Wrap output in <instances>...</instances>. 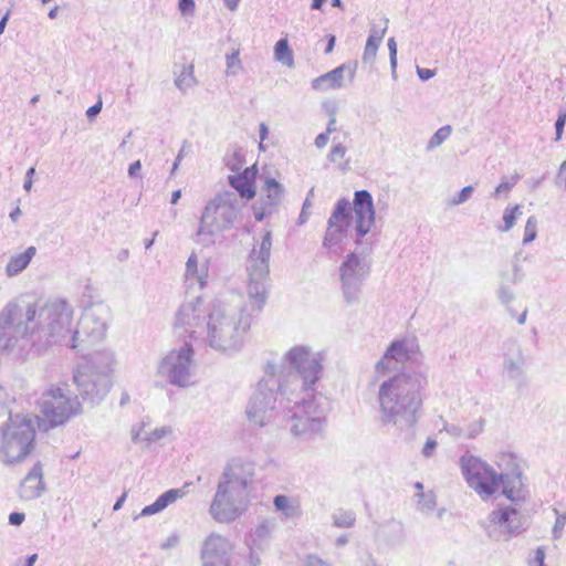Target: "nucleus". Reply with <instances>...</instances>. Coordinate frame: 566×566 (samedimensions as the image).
I'll use <instances>...</instances> for the list:
<instances>
[{
  "mask_svg": "<svg viewBox=\"0 0 566 566\" xmlns=\"http://www.w3.org/2000/svg\"><path fill=\"white\" fill-rule=\"evenodd\" d=\"M438 443L434 439L432 438H429L424 446H423V449H422V454L426 457V458H430L433 455L434 453V450L437 448Z\"/></svg>",
  "mask_w": 566,
  "mask_h": 566,
  "instance_id": "bf43d9fd",
  "label": "nucleus"
},
{
  "mask_svg": "<svg viewBox=\"0 0 566 566\" xmlns=\"http://www.w3.org/2000/svg\"><path fill=\"white\" fill-rule=\"evenodd\" d=\"M387 24H388V20L385 19L384 28H378L376 25H373L370 28V31H369L368 40L381 43L382 39H384L385 34H386V31H387Z\"/></svg>",
  "mask_w": 566,
  "mask_h": 566,
  "instance_id": "8fccbe9b",
  "label": "nucleus"
},
{
  "mask_svg": "<svg viewBox=\"0 0 566 566\" xmlns=\"http://www.w3.org/2000/svg\"><path fill=\"white\" fill-rule=\"evenodd\" d=\"M142 163L140 160H136L132 163L128 167V176L130 178L140 177Z\"/></svg>",
  "mask_w": 566,
  "mask_h": 566,
  "instance_id": "0e129e2a",
  "label": "nucleus"
},
{
  "mask_svg": "<svg viewBox=\"0 0 566 566\" xmlns=\"http://www.w3.org/2000/svg\"><path fill=\"white\" fill-rule=\"evenodd\" d=\"M484 428V420L479 418L478 420L471 422L465 429L464 438L465 439H474L476 438Z\"/></svg>",
  "mask_w": 566,
  "mask_h": 566,
  "instance_id": "a18cd8bd",
  "label": "nucleus"
},
{
  "mask_svg": "<svg viewBox=\"0 0 566 566\" xmlns=\"http://www.w3.org/2000/svg\"><path fill=\"white\" fill-rule=\"evenodd\" d=\"M527 518L513 505H499L485 523L488 536L494 541H507L526 530Z\"/></svg>",
  "mask_w": 566,
  "mask_h": 566,
  "instance_id": "dca6fc26",
  "label": "nucleus"
},
{
  "mask_svg": "<svg viewBox=\"0 0 566 566\" xmlns=\"http://www.w3.org/2000/svg\"><path fill=\"white\" fill-rule=\"evenodd\" d=\"M185 494L186 492L184 489H170L159 495L153 504L145 506L142 510L140 515L148 516L159 513L164 511L169 504L174 503L178 499H181Z\"/></svg>",
  "mask_w": 566,
  "mask_h": 566,
  "instance_id": "c756f323",
  "label": "nucleus"
},
{
  "mask_svg": "<svg viewBox=\"0 0 566 566\" xmlns=\"http://www.w3.org/2000/svg\"><path fill=\"white\" fill-rule=\"evenodd\" d=\"M346 151H347V148L342 143H337L331 148V151L328 154V159L332 163H336L338 159L344 158V156L346 155Z\"/></svg>",
  "mask_w": 566,
  "mask_h": 566,
  "instance_id": "603ef678",
  "label": "nucleus"
},
{
  "mask_svg": "<svg viewBox=\"0 0 566 566\" xmlns=\"http://www.w3.org/2000/svg\"><path fill=\"white\" fill-rule=\"evenodd\" d=\"M169 432H170V430L166 427L156 428L155 430H153L151 432L148 433V436L146 437V441L149 443L155 442V441L164 438Z\"/></svg>",
  "mask_w": 566,
  "mask_h": 566,
  "instance_id": "4d7b16f0",
  "label": "nucleus"
},
{
  "mask_svg": "<svg viewBox=\"0 0 566 566\" xmlns=\"http://www.w3.org/2000/svg\"><path fill=\"white\" fill-rule=\"evenodd\" d=\"M418 346L411 339H396L394 340L382 357L376 363L374 368L373 382H379L381 377L400 374L403 370H409L406 364L411 360L416 354Z\"/></svg>",
  "mask_w": 566,
  "mask_h": 566,
  "instance_id": "a211bd4d",
  "label": "nucleus"
},
{
  "mask_svg": "<svg viewBox=\"0 0 566 566\" xmlns=\"http://www.w3.org/2000/svg\"><path fill=\"white\" fill-rule=\"evenodd\" d=\"M271 248L272 234L266 231L259 249H253L250 253L247 266L248 304L240 296L230 301L220 298L211 301L203 340L212 349L232 355L243 347L252 316L261 312L268 300Z\"/></svg>",
  "mask_w": 566,
  "mask_h": 566,
  "instance_id": "f257e3e1",
  "label": "nucleus"
},
{
  "mask_svg": "<svg viewBox=\"0 0 566 566\" xmlns=\"http://www.w3.org/2000/svg\"><path fill=\"white\" fill-rule=\"evenodd\" d=\"M381 379L377 392L379 421L413 434L422 408L426 375L420 370H403Z\"/></svg>",
  "mask_w": 566,
  "mask_h": 566,
  "instance_id": "7ed1b4c3",
  "label": "nucleus"
},
{
  "mask_svg": "<svg viewBox=\"0 0 566 566\" xmlns=\"http://www.w3.org/2000/svg\"><path fill=\"white\" fill-rule=\"evenodd\" d=\"M28 308L34 311L31 324L33 343L59 344L78 347L74 344L73 306L64 298L53 297L45 302H27Z\"/></svg>",
  "mask_w": 566,
  "mask_h": 566,
  "instance_id": "39448f33",
  "label": "nucleus"
},
{
  "mask_svg": "<svg viewBox=\"0 0 566 566\" xmlns=\"http://www.w3.org/2000/svg\"><path fill=\"white\" fill-rule=\"evenodd\" d=\"M34 417L30 413L10 415L0 441V461L13 465L23 461L33 450Z\"/></svg>",
  "mask_w": 566,
  "mask_h": 566,
  "instance_id": "6e6552de",
  "label": "nucleus"
},
{
  "mask_svg": "<svg viewBox=\"0 0 566 566\" xmlns=\"http://www.w3.org/2000/svg\"><path fill=\"white\" fill-rule=\"evenodd\" d=\"M417 74L420 80L428 81L434 76V71L430 69L417 67Z\"/></svg>",
  "mask_w": 566,
  "mask_h": 566,
  "instance_id": "69168bd1",
  "label": "nucleus"
},
{
  "mask_svg": "<svg viewBox=\"0 0 566 566\" xmlns=\"http://www.w3.org/2000/svg\"><path fill=\"white\" fill-rule=\"evenodd\" d=\"M554 512L556 514V521L553 527V536L554 538H559L563 534L564 526L566 524V511L560 513L556 509H554Z\"/></svg>",
  "mask_w": 566,
  "mask_h": 566,
  "instance_id": "49530a36",
  "label": "nucleus"
},
{
  "mask_svg": "<svg viewBox=\"0 0 566 566\" xmlns=\"http://www.w3.org/2000/svg\"><path fill=\"white\" fill-rule=\"evenodd\" d=\"M234 69H241V61L239 59V51H233L231 54H227V75H235Z\"/></svg>",
  "mask_w": 566,
  "mask_h": 566,
  "instance_id": "de8ad7c7",
  "label": "nucleus"
},
{
  "mask_svg": "<svg viewBox=\"0 0 566 566\" xmlns=\"http://www.w3.org/2000/svg\"><path fill=\"white\" fill-rule=\"evenodd\" d=\"M40 410L51 427L65 423L71 417L81 411L76 396H72L67 385L50 386L41 395Z\"/></svg>",
  "mask_w": 566,
  "mask_h": 566,
  "instance_id": "9b49d317",
  "label": "nucleus"
},
{
  "mask_svg": "<svg viewBox=\"0 0 566 566\" xmlns=\"http://www.w3.org/2000/svg\"><path fill=\"white\" fill-rule=\"evenodd\" d=\"M537 235V219L535 216H531L524 228L523 243L528 244L535 240Z\"/></svg>",
  "mask_w": 566,
  "mask_h": 566,
  "instance_id": "79ce46f5",
  "label": "nucleus"
},
{
  "mask_svg": "<svg viewBox=\"0 0 566 566\" xmlns=\"http://www.w3.org/2000/svg\"><path fill=\"white\" fill-rule=\"evenodd\" d=\"M274 55L277 61L286 66H292L294 63L293 53L286 39H281L276 42L274 46Z\"/></svg>",
  "mask_w": 566,
  "mask_h": 566,
  "instance_id": "c9c22d12",
  "label": "nucleus"
},
{
  "mask_svg": "<svg viewBox=\"0 0 566 566\" xmlns=\"http://www.w3.org/2000/svg\"><path fill=\"white\" fill-rule=\"evenodd\" d=\"M418 509L423 513H429L436 507V496L432 492H421L418 494Z\"/></svg>",
  "mask_w": 566,
  "mask_h": 566,
  "instance_id": "a19ab883",
  "label": "nucleus"
},
{
  "mask_svg": "<svg viewBox=\"0 0 566 566\" xmlns=\"http://www.w3.org/2000/svg\"><path fill=\"white\" fill-rule=\"evenodd\" d=\"M273 505L276 511L281 512L285 516V518H296L301 515L300 505L286 495L279 494L274 496Z\"/></svg>",
  "mask_w": 566,
  "mask_h": 566,
  "instance_id": "473e14b6",
  "label": "nucleus"
},
{
  "mask_svg": "<svg viewBox=\"0 0 566 566\" xmlns=\"http://www.w3.org/2000/svg\"><path fill=\"white\" fill-rule=\"evenodd\" d=\"M196 84L193 75V65L182 66L181 72L175 78V85L181 91L186 92L188 88Z\"/></svg>",
  "mask_w": 566,
  "mask_h": 566,
  "instance_id": "f704fd0d",
  "label": "nucleus"
},
{
  "mask_svg": "<svg viewBox=\"0 0 566 566\" xmlns=\"http://www.w3.org/2000/svg\"><path fill=\"white\" fill-rule=\"evenodd\" d=\"M117 366L115 353L104 348L90 355L87 361L73 374L81 397L93 405L104 400L113 385Z\"/></svg>",
  "mask_w": 566,
  "mask_h": 566,
  "instance_id": "423d86ee",
  "label": "nucleus"
},
{
  "mask_svg": "<svg viewBox=\"0 0 566 566\" xmlns=\"http://www.w3.org/2000/svg\"><path fill=\"white\" fill-rule=\"evenodd\" d=\"M196 361L192 345L185 343L180 348L171 349L159 363L158 375L170 385L186 388L193 385Z\"/></svg>",
  "mask_w": 566,
  "mask_h": 566,
  "instance_id": "f8f14e48",
  "label": "nucleus"
},
{
  "mask_svg": "<svg viewBox=\"0 0 566 566\" xmlns=\"http://www.w3.org/2000/svg\"><path fill=\"white\" fill-rule=\"evenodd\" d=\"M379 45H380V43L374 42V41L367 39L364 54H363L364 63H369V64L374 63Z\"/></svg>",
  "mask_w": 566,
  "mask_h": 566,
  "instance_id": "c03bdc74",
  "label": "nucleus"
},
{
  "mask_svg": "<svg viewBox=\"0 0 566 566\" xmlns=\"http://www.w3.org/2000/svg\"><path fill=\"white\" fill-rule=\"evenodd\" d=\"M242 208V201L231 190L217 193L209 200L199 220L195 241L208 248L214 244L216 235L233 227Z\"/></svg>",
  "mask_w": 566,
  "mask_h": 566,
  "instance_id": "0eeeda50",
  "label": "nucleus"
},
{
  "mask_svg": "<svg viewBox=\"0 0 566 566\" xmlns=\"http://www.w3.org/2000/svg\"><path fill=\"white\" fill-rule=\"evenodd\" d=\"M441 431H446L453 438H464V433H465L463 427H461L459 424H453V423L452 424L446 423Z\"/></svg>",
  "mask_w": 566,
  "mask_h": 566,
  "instance_id": "6e6d98bb",
  "label": "nucleus"
},
{
  "mask_svg": "<svg viewBox=\"0 0 566 566\" xmlns=\"http://www.w3.org/2000/svg\"><path fill=\"white\" fill-rule=\"evenodd\" d=\"M209 273V260L199 263L197 254L192 252L186 262V281L197 283L199 289L202 290L207 285Z\"/></svg>",
  "mask_w": 566,
  "mask_h": 566,
  "instance_id": "bb28decb",
  "label": "nucleus"
},
{
  "mask_svg": "<svg viewBox=\"0 0 566 566\" xmlns=\"http://www.w3.org/2000/svg\"><path fill=\"white\" fill-rule=\"evenodd\" d=\"M522 214V207L520 205H515L512 208H506L503 214L504 226L500 230L503 232L510 231L516 219Z\"/></svg>",
  "mask_w": 566,
  "mask_h": 566,
  "instance_id": "58836bf2",
  "label": "nucleus"
},
{
  "mask_svg": "<svg viewBox=\"0 0 566 566\" xmlns=\"http://www.w3.org/2000/svg\"><path fill=\"white\" fill-rule=\"evenodd\" d=\"M388 50H389V59H390V67L392 75H396V67H397V43L395 38H389L388 42Z\"/></svg>",
  "mask_w": 566,
  "mask_h": 566,
  "instance_id": "3c124183",
  "label": "nucleus"
},
{
  "mask_svg": "<svg viewBox=\"0 0 566 566\" xmlns=\"http://www.w3.org/2000/svg\"><path fill=\"white\" fill-rule=\"evenodd\" d=\"M346 66L343 64L336 69L314 78L312 88L315 91H328L340 88L344 84V72Z\"/></svg>",
  "mask_w": 566,
  "mask_h": 566,
  "instance_id": "cd10ccee",
  "label": "nucleus"
},
{
  "mask_svg": "<svg viewBox=\"0 0 566 566\" xmlns=\"http://www.w3.org/2000/svg\"><path fill=\"white\" fill-rule=\"evenodd\" d=\"M263 190L265 191V198L261 202L263 210L274 211L283 198L284 187L275 179L268 178Z\"/></svg>",
  "mask_w": 566,
  "mask_h": 566,
  "instance_id": "7c9ffc66",
  "label": "nucleus"
},
{
  "mask_svg": "<svg viewBox=\"0 0 566 566\" xmlns=\"http://www.w3.org/2000/svg\"><path fill=\"white\" fill-rule=\"evenodd\" d=\"M356 514L352 510H338L333 514V524L338 528H348L354 526Z\"/></svg>",
  "mask_w": 566,
  "mask_h": 566,
  "instance_id": "e433bc0d",
  "label": "nucleus"
},
{
  "mask_svg": "<svg viewBox=\"0 0 566 566\" xmlns=\"http://www.w3.org/2000/svg\"><path fill=\"white\" fill-rule=\"evenodd\" d=\"M518 180H520L518 175H513L510 178H503L502 181L500 182V185L495 188L492 196L494 198H499L502 195L506 196L513 189V187L517 184Z\"/></svg>",
  "mask_w": 566,
  "mask_h": 566,
  "instance_id": "ea45409f",
  "label": "nucleus"
},
{
  "mask_svg": "<svg viewBox=\"0 0 566 566\" xmlns=\"http://www.w3.org/2000/svg\"><path fill=\"white\" fill-rule=\"evenodd\" d=\"M527 356L518 339L509 338L503 345V368L509 379H517L524 376Z\"/></svg>",
  "mask_w": 566,
  "mask_h": 566,
  "instance_id": "5701e85b",
  "label": "nucleus"
},
{
  "mask_svg": "<svg viewBox=\"0 0 566 566\" xmlns=\"http://www.w3.org/2000/svg\"><path fill=\"white\" fill-rule=\"evenodd\" d=\"M180 544V536L176 533L170 534L164 542L160 543L163 551L176 548Z\"/></svg>",
  "mask_w": 566,
  "mask_h": 566,
  "instance_id": "5fc2aeb1",
  "label": "nucleus"
},
{
  "mask_svg": "<svg viewBox=\"0 0 566 566\" xmlns=\"http://www.w3.org/2000/svg\"><path fill=\"white\" fill-rule=\"evenodd\" d=\"M566 124V112L559 113L556 122H555V130H556V140H559L562 138L564 127Z\"/></svg>",
  "mask_w": 566,
  "mask_h": 566,
  "instance_id": "13d9d810",
  "label": "nucleus"
},
{
  "mask_svg": "<svg viewBox=\"0 0 566 566\" xmlns=\"http://www.w3.org/2000/svg\"><path fill=\"white\" fill-rule=\"evenodd\" d=\"M350 203L346 199H339L327 220V229L323 240V247L332 250L339 245L347 235L349 226Z\"/></svg>",
  "mask_w": 566,
  "mask_h": 566,
  "instance_id": "6ab92c4d",
  "label": "nucleus"
},
{
  "mask_svg": "<svg viewBox=\"0 0 566 566\" xmlns=\"http://www.w3.org/2000/svg\"><path fill=\"white\" fill-rule=\"evenodd\" d=\"M35 175V168L34 167H30L28 170H27V174H25V179H24V182H23V189L27 191V192H30L31 189H32V184H33V176Z\"/></svg>",
  "mask_w": 566,
  "mask_h": 566,
  "instance_id": "052dcab7",
  "label": "nucleus"
},
{
  "mask_svg": "<svg viewBox=\"0 0 566 566\" xmlns=\"http://www.w3.org/2000/svg\"><path fill=\"white\" fill-rule=\"evenodd\" d=\"M44 490L43 468L41 462H36L21 481L19 496L24 501H31L40 497Z\"/></svg>",
  "mask_w": 566,
  "mask_h": 566,
  "instance_id": "b1692460",
  "label": "nucleus"
},
{
  "mask_svg": "<svg viewBox=\"0 0 566 566\" xmlns=\"http://www.w3.org/2000/svg\"><path fill=\"white\" fill-rule=\"evenodd\" d=\"M178 9L184 17L193 15L196 10L195 0H178Z\"/></svg>",
  "mask_w": 566,
  "mask_h": 566,
  "instance_id": "864d4df0",
  "label": "nucleus"
},
{
  "mask_svg": "<svg viewBox=\"0 0 566 566\" xmlns=\"http://www.w3.org/2000/svg\"><path fill=\"white\" fill-rule=\"evenodd\" d=\"M231 543L220 534L211 533L202 543V566H231Z\"/></svg>",
  "mask_w": 566,
  "mask_h": 566,
  "instance_id": "4be33fe9",
  "label": "nucleus"
},
{
  "mask_svg": "<svg viewBox=\"0 0 566 566\" xmlns=\"http://www.w3.org/2000/svg\"><path fill=\"white\" fill-rule=\"evenodd\" d=\"M10 401V396L6 388L0 386V420H3L6 417H10L12 415L8 408V403Z\"/></svg>",
  "mask_w": 566,
  "mask_h": 566,
  "instance_id": "09e8293b",
  "label": "nucleus"
},
{
  "mask_svg": "<svg viewBox=\"0 0 566 566\" xmlns=\"http://www.w3.org/2000/svg\"><path fill=\"white\" fill-rule=\"evenodd\" d=\"M464 479L483 500L492 496L500 488L499 473L481 459L470 455L461 458Z\"/></svg>",
  "mask_w": 566,
  "mask_h": 566,
  "instance_id": "f3484780",
  "label": "nucleus"
},
{
  "mask_svg": "<svg viewBox=\"0 0 566 566\" xmlns=\"http://www.w3.org/2000/svg\"><path fill=\"white\" fill-rule=\"evenodd\" d=\"M291 368L284 373L283 368L274 363H268L264 369V377L258 382L245 409L251 422L256 426H265L273 417L277 401L283 405L284 400L291 403L295 395V385L292 376L296 374Z\"/></svg>",
  "mask_w": 566,
  "mask_h": 566,
  "instance_id": "20e7f679",
  "label": "nucleus"
},
{
  "mask_svg": "<svg viewBox=\"0 0 566 566\" xmlns=\"http://www.w3.org/2000/svg\"><path fill=\"white\" fill-rule=\"evenodd\" d=\"M35 253V247L31 245L24 252L12 255L6 265V274L13 277L21 273L30 264Z\"/></svg>",
  "mask_w": 566,
  "mask_h": 566,
  "instance_id": "2f4dec72",
  "label": "nucleus"
},
{
  "mask_svg": "<svg viewBox=\"0 0 566 566\" xmlns=\"http://www.w3.org/2000/svg\"><path fill=\"white\" fill-rule=\"evenodd\" d=\"M249 506V492H242L218 483L209 513L219 523H231L245 513Z\"/></svg>",
  "mask_w": 566,
  "mask_h": 566,
  "instance_id": "2eb2a0df",
  "label": "nucleus"
},
{
  "mask_svg": "<svg viewBox=\"0 0 566 566\" xmlns=\"http://www.w3.org/2000/svg\"><path fill=\"white\" fill-rule=\"evenodd\" d=\"M210 304L211 302H207L201 296L182 302L175 314V332L203 340L210 315Z\"/></svg>",
  "mask_w": 566,
  "mask_h": 566,
  "instance_id": "ddd939ff",
  "label": "nucleus"
},
{
  "mask_svg": "<svg viewBox=\"0 0 566 566\" xmlns=\"http://www.w3.org/2000/svg\"><path fill=\"white\" fill-rule=\"evenodd\" d=\"M502 281L496 291L497 298L504 305H509L514 300V292L509 283L517 284L523 279V272L518 264H514L513 274L510 276L505 272L501 273Z\"/></svg>",
  "mask_w": 566,
  "mask_h": 566,
  "instance_id": "c85d7f7f",
  "label": "nucleus"
},
{
  "mask_svg": "<svg viewBox=\"0 0 566 566\" xmlns=\"http://www.w3.org/2000/svg\"><path fill=\"white\" fill-rule=\"evenodd\" d=\"M452 128L450 125H446L440 127L429 139L427 144V150H432L439 147L443 142H446L451 135Z\"/></svg>",
  "mask_w": 566,
  "mask_h": 566,
  "instance_id": "4c0bfd02",
  "label": "nucleus"
},
{
  "mask_svg": "<svg viewBox=\"0 0 566 566\" xmlns=\"http://www.w3.org/2000/svg\"><path fill=\"white\" fill-rule=\"evenodd\" d=\"M500 485L503 488V494L515 505L525 501L526 491L522 480V473L516 469L511 472L500 473Z\"/></svg>",
  "mask_w": 566,
  "mask_h": 566,
  "instance_id": "393cba45",
  "label": "nucleus"
},
{
  "mask_svg": "<svg viewBox=\"0 0 566 566\" xmlns=\"http://www.w3.org/2000/svg\"><path fill=\"white\" fill-rule=\"evenodd\" d=\"M474 187L465 186L463 187L457 196L452 197L449 201L450 206H459L467 202L473 195Z\"/></svg>",
  "mask_w": 566,
  "mask_h": 566,
  "instance_id": "37998d69",
  "label": "nucleus"
},
{
  "mask_svg": "<svg viewBox=\"0 0 566 566\" xmlns=\"http://www.w3.org/2000/svg\"><path fill=\"white\" fill-rule=\"evenodd\" d=\"M254 475V462L243 458H233L224 467L219 482L239 491L248 492L249 486L253 483Z\"/></svg>",
  "mask_w": 566,
  "mask_h": 566,
  "instance_id": "aec40b11",
  "label": "nucleus"
},
{
  "mask_svg": "<svg viewBox=\"0 0 566 566\" xmlns=\"http://www.w3.org/2000/svg\"><path fill=\"white\" fill-rule=\"evenodd\" d=\"M102 106V101H98L97 103L88 107V109L86 111V117L90 120L94 119L101 113Z\"/></svg>",
  "mask_w": 566,
  "mask_h": 566,
  "instance_id": "e2e57ef3",
  "label": "nucleus"
},
{
  "mask_svg": "<svg viewBox=\"0 0 566 566\" xmlns=\"http://www.w3.org/2000/svg\"><path fill=\"white\" fill-rule=\"evenodd\" d=\"M34 311L24 301L9 302L0 312V352L12 349L19 339H31Z\"/></svg>",
  "mask_w": 566,
  "mask_h": 566,
  "instance_id": "1a4fd4ad",
  "label": "nucleus"
},
{
  "mask_svg": "<svg viewBox=\"0 0 566 566\" xmlns=\"http://www.w3.org/2000/svg\"><path fill=\"white\" fill-rule=\"evenodd\" d=\"M324 359L323 352L314 353L305 345L294 346L284 355V361L296 370L292 379L297 389L293 396V406L287 403L284 408L292 412V434L302 440H311L324 431L331 408L327 397L315 390L323 374Z\"/></svg>",
  "mask_w": 566,
  "mask_h": 566,
  "instance_id": "f03ea898",
  "label": "nucleus"
},
{
  "mask_svg": "<svg viewBox=\"0 0 566 566\" xmlns=\"http://www.w3.org/2000/svg\"><path fill=\"white\" fill-rule=\"evenodd\" d=\"M256 170L254 167L245 168L242 174L231 175L228 180L230 186L235 190L239 200L252 199L255 196L254 178Z\"/></svg>",
  "mask_w": 566,
  "mask_h": 566,
  "instance_id": "a878e982",
  "label": "nucleus"
},
{
  "mask_svg": "<svg viewBox=\"0 0 566 566\" xmlns=\"http://www.w3.org/2000/svg\"><path fill=\"white\" fill-rule=\"evenodd\" d=\"M275 526L276 523L274 518L260 520L253 533L254 542H266L271 537Z\"/></svg>",
  "mask_w": 566,
  "mask_h": 566,
  "instance_id": "72a5a7b5",
  "label": "nucleus"
},
{
  "mask_svg": "<svg viewBox=\"0 0 566 566\" xmlns=\"http://www.w3.org/2000/svg\"><path fill=\"white\" fill-rule=\"evenodd\" d=\"M370 274V264L355 252L348 253L339 265V281L347 304L359 302L363 285Z\"/></svg>",
  "mask_w": 566,
  "mask_h": 566,
  "instance_id": "4468645a",
  "label": "nucleus"
},
{
  "mask_svg": "<svg viewBox=\"0 0 566 566\" xmlns=\"http://www.w3.org/2000/svg\"><path fill=\"white\" fill-rule=\"evenodd\" d=\"M556 184L557 185L564 184L565 189H566V160L559 167Z\"/></svg>",
  "mask_w": 566,
  "mask_h": 566,
  "instance_id": "774afa93",
  "label": "nucleus"
},
{
  "mask_svg": "<svg viewBox=\"0 0 566 566\" xmlns=\"http://www.w3.org/2000/svg\"><path fill=\"white\" fill-rule=\"evenodd\" d=\"M353 211L355 218V232L357 244L369 233L375 223L376 212L373 197L367 190H357L354 193Z\"/></svg>",
  "mask_w": 566,
  "mask_h": 566,
  "instance_id": "412c9836",
  "label": "nucleus"
},
{
  "mask_svg": "<svg viewBox=\"0 0 566 566\" xmlns=\"http://www.w3.org/2000/svg\"><path fill=\"white\" fill-rule=\"evenodd\" d=\"M109 318V307L103 303L86 307L73 329L74 344L78 347L72 349L84 355L91 346L103 340Z\"/></svg>",
  "mask_w": 566,
  "mask_h": 566,
  "instance_id": "9d476101",
  "label": "nucleus"
},
{
  "mask_svg": "<svg viewBox=\"0 0 566 566\" xmlns=\"http://www.w3.org/2000/svg\"><path fill=\"white\" fill-rule=\"evenodd\" d=\"M25 518V515L24 513H20V512H12L10 515H9V523L11 525H20L22 524V522L24 521Z\"/></svg>",
  "mask_w": 566,
  "mask_h": 566,
  "instance_id": "338daca9",
  "label": "nucleus"
},
{
  "mask_svg": "<svg viewBox=\"0 0 566 566\" xmlns=\"http://www.w3.org/2000/svg\"><path fill=\"white\" fill-rule=\"evenodd\" d=\"M329 142V135L326 132L318 134L314 140L317 149H323Z\"/></svg>",
  "mask_w": 566,
  "mask_h": 566,
  "instance_id": "680f3d73",
  "label": "nucleus"
}]
</instances>
